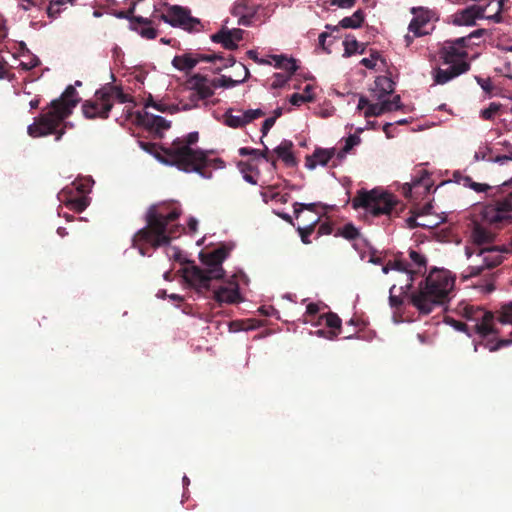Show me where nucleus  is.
Listing matches in <instances>:
<instances>
[{
	"mask_svg": "<svg viewBox=\"0 0 512 512\" xmlns=\"http://www.w3.org/2000/svg\"><path fill=\"white\" fill-rule=\"evenodd\" d=\"M401 108V100L399 95H395L392 100L386 99L382 103H370L365 96H360L357 109L364 110V117L380 116L385 112L397 110Z\"/></svg>",
	"mask_w": 512,
	"mask_h": 512,
	"instance_id": "17",
	"label": "nucleus"
},
{
	"mask_svg": "<svg viewBox=\"0 0 512 512\" xmlns=\"http://www.w3.org/2000/svg\"><path fill=\"white\" fill-rule=\"evenodd\" d=\"M230 250L221 246L211 252L200 253V260L203 268L192 265L183 271L185 280L197 290H208L212 280H219L224 277L225 271L222 263L228 257Z\"/></svg>",
	"mask_w": 512,
	"mask_h": 512,
	"instance_id": "5",
	"label": "nucleus"
},
{
	"mask_svg": "<svg viewBox=\"0 0 512 512\" xmlns=\"http://www.w3.org/2000/svg\"><path fill=\"white\" fill-rule=\"evenodd\" d=\"M186 88L190 92L189 103H183L182 109L188 111L198 107L199 101L205 100L214 94L213 80L201 74H193L186 80Z\"/></svg>",
	"mask_w": 512,
	"mask_h": 512,
	"instance_id": "10",
	"label": "nucleus"
},
{
	"mask_svg": "<svg viewBox=\"0 0 512 512\" xmlns=\"http://www.w3.org/2000/svg\"><path fill=\"white\" fill-rule=\"evenodd\" d=\"M411 13L413 18L408 26V30L409 33H412V36L410 34L405 36L407 45H410L415 37L426 35L428 33L425 30L426 25L438 19L437 13L434 10L425 7H413Z\"/></svg>",
	"mask_w": 512,
	"mask_h": 512,
	"instance_id": "13",
	"label": "nucleus"
},
{
	"mask_svg": "<svg viewBox=\"0 0 512 512\" xmlns=\"http://www.w3.org/2000/svg\"><path fill=\"white\" fill-rule=\"evenodd\" d=\"M99 97H106L108 102L113 104L114 100H117L120 104H128L132 102L131 97L125 94L122 89L118 86L106 85L98 90Z\"/></svg>",
	"mask_w": 512,
	"mask_h": 512,
	"instance_id": "28",
	"label": "nucleus"
},
{
	"mask_svg": "<svg viewBox=\"0 0 512 512\" xmlns=\"http://www.w3.org/2000/svg\"><path fill=\"white\" fill-rule=\"evenodd\" d=\"M446 69H435L433 72V79L436 84L443 85L457 76L466 73L470 69V64L467 61H462L457 64H449Z\"/></svg>",
	"mask_w": 512,
	"mask_h": 512,
	"instance_id": "22",
	"label": "nucleus"
},
{
	"mask_svg": "<svg viewBox=\"0 0 512 512\" xmlns=\"http://www.w3.org/2000/svg\"><path fill=\"white\" fill-rule=\"evenodd\" d=\"M79 100L75 88L71 85L68 86L58 99L50 103L49 110L28 126V134L37 138L56 133V141H59L64 134V130L58 131L57 128L72 114Z\"/></svg>",
	"mask_w": 512,
	"mask_h": 512,
	"instance_id": "3",
	"label": "nucleus"
},
{
	"mask_svg": "<svg viewBox=\"0 0 512 512\" xmlns=\"http://www.w3.org/2000/svg\"><path fill=\"white\" fill-rule=\"evenodd\" d=\"M493 239V234L487 230L486 228L475 225L471 232V240L473 244L480 246L486 243L491 242Z\"/></svg>",
	"mask_w": 512,
	"mask_h": 512,
	"instance_id": "37",
	"label": "nucleus"
},
{
	"mask_svg": "<svg viewBox=\"0 0 512 512\" xmlns=\"http://www.w3.org/2000/svg\"><path fill=\"white\" fill-rule=\"evenodd\" d=\"M214 298L221 304H235L242 301L239 284L236 282L235 276H232L223 285L214 290Z\"/></svg>",
	"mask_w": 512,
	"mask_h": 512,
	"instance_id": "19",
	"label": "nucleus"
},
{
	"mask_svg": "<svg viewBox=\"0 0 512 512\" xmlns=\"http://www.w3.org/2000/svg\"><path fill=\"white\" fill-rule=\"evenodd\" d=\"M240 68L243 71V77L241 79H232L229 76L222 75L218 79L213 80L215 88L221 87V88L229 89V88L236 87L237 85L245 82L248 79L250 72H249L248 68L243 64H240Z\"/></svg>",
	"mask_w": 512,
	"mask_h": 512,
	"instance_id": "31",
	"label": "nucleus"
},
{
	"mask_svg": "<svg viewBox=\"0 0 512 512\" xmlns=\"http://www.w3.org/2000/svg\"><path fill=\"white\" fill-rule=\"evenodd\" d=\"M396 204L395 196L382 189L361 190L352 200L353 208H362L371 216L389 215Z\"/></svg>",
	"mask_w": 512,
	"mask_h": 512,
	"instance_id": "6",
	"label": "nucleus"
},
{
	"mask_svg": "<svg viewBox=\"0 0 512 512\" xmlns=\"http://www.w3.org/2000/svg\"><path fill=\"white\" fill-rule=\"evenodd\" d=\"M469 44L467 38H457L445 41L441 49V55L446 64H457L466 61Z\"/></svg>",
	"mask_w": 512,
	"mask_h": 512,
	"instance_id": "16",
	"label": "nucleus"
},
{
	"mask_svg": "<svg viewBox=\"0 0 512 512\" xmlns=\"http://www.w3.org/2000/svg\"><path fill=\"white\" fill-rule=\"evenodd\" d=\"M356 0H331V5L337 6L342 9L351 8L355 4Z\"/></svg>",
	"mask_w": 512,
	"mask_h": 512,
	"instance_id": "55",
	"label": "nucleus"
},
{
	"mask_svg": "<svg viewBox=\"0 0 512 512\" xmlns=\"http://www.w3.org/2000/svg\"><path fill=\"white\" fill-rule=\"evenodd\" d=\"M320 220L319 214H314V216L311 218L310 223L304 224L302 226H298L297 231L299 233V236L301 237V240L304 244H309L311 241L309 239L310 235L313 233L314 228L316 224Z\"/></svg>",
	"mask_w": 512,
	"mask_h": 512,
	"instance_id": "39",
	"label": "nucleus"
},
{
	"mask_svg": "<svg viewBox=\"0 0 512 512\" xmlns=\"http://www.w3.org/2000/svg\"><path fill=\"white\" fill-rule=\"evenodd\" d=\"M247 56L252 59L254 62L260 64V65H265V64H272V62L267 59V56L266 57H259L258 56V52L255 51V50H249L247 51Z\"/></svg>",
	"mask_w": 512,
	"mask_h": 512,
	"instance_id": "51",
	"label": "nucleus"
},
{
	"mask_svg": "<svg viewBox=\"0 0 512 512\" xmlns=\"http://www.w3.org/2000/svg\"><path fill=\"white\" fill-rule=\"evenodd\" d=\"M313 94H301V93H294L290 97V103L292 105L300 106L304 103L311 102L313 100Z\"/></svg>",
	"mask_w": 512,
	"mask_h": 512,
	"instance_id": "46",
	"label": "nucleus"
},
{
	"mask_svg": "<svg viewBox=\"0 0 512 512\" xmlns=\"http://www.w3.org/2000/svg\"><path fill=\"white\" fill-rule=\"evenodd\" d=\"M293 74H290L287 71L283 73H276L273 76V81L271 83L272 88H281L283 87L291 78Z\"/></svg>",
	"mask_w": 512,
	"mask_h": 512,
	"instance_id": "43",
	"label": "nucleus"
},
{
	"mask_svg": "<svg viewBox=\"0 0 512 512\" xmlns=\"http://www.w3.org/2000/svg\"><path fill=\"white\" fill-rule=\"evenodd\" d=\"M510 160H512V152H510L509 155L497 156L493 161L495 163L504 164Z\"/></svg>",
	"mask_w": 512,
	"mask_h": 512,
	"instance_id": "64",
	"label": "nucleus"
},
{
	"mask_svg": "<svg viewBox=\"0 0 512 512\" xmlns=\"http://www.w3.org/2000/svg\"><path fill=\"white\" fill-rule=\"evenodd\" d=\"M409 258L411 260V264L402 260H396L395 262L382 267V272L384 274H388L390 271L399 272L400 276L403 277V285H401L402 289H410L414 280V275L424 271L427 265L426 257L416 250H409Z\"/></svg>",
	"mask_w": 512,
	"mask_h": 512,
	"instance_id": "9",
	"label": "nucleus"
},
{
	"mask_svg": "<svg viewBox=\"0 0 512 512\" xmlns=\"http://www.w3.org/2000/svg\"><path fill=\"white\" fill-rule=\"evenodd\" d=\"M503 250L499 247L472 248L465 247L467 259H471V265L467 268L465 277H474L479 275L485 269H491L503 262Z\"/></svg>",
	"mask_w": 512,
	"mask_h": 512,
	"instance_id": "8",
	"label": "nucleus"
},
{
	"mask_svg": "<svg viewBox=\"0 0 512 512\" xmlns=\"http://www.w3.org/2000/svg\"><path fill=\"white\" fill-rule=\"evenodd\" d=\"M337 161L336 148H316L314 152L305 159V167L314 170L318 166H326L329 162Z\"/></svg>",
	"mask_w": 512,
	"mask_h": 512,
	"instance_id": "20",
	"label": "nucleus"
},
{
	"mask_svg": "<svg viewBox=\"0 0 512 512\" xmlns=\"http://www.w3.org/2000/svg\"><path fill=\"white\" fill-rule=\"evenodd\" d=\"M454 284L455 279L448 270L435 268L411 294V303L419 313L429 314L435 307L444 303Z\"/></svg>",
	"mask_w": 512,
	"mask_h": 512,
	"instance_id": "4",
	"label": "nucleus"
},
{
	"mask_svg": "<svg viewBox=\"0 0 512 512\" xmlns=\"http://www.w3.org/2000/svg\"><path fill=\"white\" fill-rule=\"evenodd\" d=\"M75 0H52L47 8V14L51 18H56L67 4L74 5Z\"/></svg>",
	"mask_w": 512,
	"mask_h": 512,
	"instance_id": "41",
	"label": "nucleus"
},
{
	"mask_svg": "<svg viewBox=\"0 0 512 512\" xmlns=\"http://www.w3.org/2000/svg\"><path fill=\"white\" fill-rule=\"evenodd\" d=\"M267 59H269L275 68L282 69L284 71L293 74L297 70V65L295 59L291 57H287L285 55H267Z\"/></svg>",
	"mask_w": 512,
	"mask_h": 512,
	"instance_id": "30",
	"label": "nucleus"
},
{
	"mask_svg": "<svg viewBox=\"0 0 512 512\" xmlns=\"http://www.w3.org/2000/svg\"><path fill=\"white\" fill-rule=\"evenodd\" d=\"M139 119L143 126L159 136H162L163 133L170 128V121L150 112H145L143 115L139 116Z\"/></svg>",
	"mask_w": 512,
	"mask_h": 512,
	"instance_id": "24",
	"label": "nucleus"
},
{
	"mask_svg": "<svg viewBox=\"0 0 512 512\" xmlns=\"http://www.w3.org/2000/svg\"><path fill=\"white\" fill-rule=\"evenodd\" d=\"M361 64L368 69H373L376 66V58L371 56L369 58H363Z\"/></svg>",
	"mask_w": 512,
	"mask_h": 512,
	"instance_id": "60",
	"label": "nucleus"
},
{
	"mask_svg": "<svg viewBox=\"0 0 512 512\" xmlns=\"http://www.w3.org/2000/svg\"><path fill=\"white\" fill-rule=\"evenodd\" d=\"M232 13L239 18L240 25L249 26L256 14V5L250 3L249 0H237L233 5Z\"/></svg>",
	"mask_w": 512,
	"mask_h": 512,
	"instance_id": "25",
	"label": "nucleus"
},
{
	"mask_svg": "<svg viewBox=\"0 0 512 512\" xmlns=\"http://www.w3.org/2000/svg\"><path fill=\"white\" fill-rule=\"evenodd\" d=\"M182 104H183L182 102H180L179 104H168L162 100L155 101L150 97L147 100L145 107L146 108L153 107L159 112L174 114L179 111H184L182 109Z\"/></svg>",
	"mask_w": 512,
	"mask_h": 512,
	"instance_id": "34",
	"label": "nucleus"
},
{
	"mask_svg": "<svg viewBox=\"0 0 512 512\" xmlns=\"http://www.w3.org/2000/svg\"><path fill=\"white\" fill-rule=\"evenodd\" d=\"M197 59H199V62L203 61V62L214 63L216 61H220L221 65L218 67V69L231 67L235 64V59L232 56H229L228 58H224L222 55L217 54V53L203 54V55H200L199 57H197Z\"/></svg>",
	"mask_w": 512,
	"mask_h": 512,
	"instance_id": "38",
	"label": "nucleus"
},
{
	"mask_svg": "<svg viewBox=\"0 0 512 512\" xmlns=\"http://www.w3.org/2000/svg\"><path fill=\"white\" fill-rule=\"evenodd\" d=\"M198 63L199 59L189 54L175 56L172 60L173 67L180 71L191 70Z\"/></svg>",
	"mask_w": 512,
	"mask_h": 512,
	"instance_id": "36",
	"label": "nucleus"
},
{
	"mask_svg": "<svg viewBox=\"0 0 512 512\" xmlns=\"http://www.w3.org/2000/svg\"><path fill=\"white\" fill-rule=\"evenodd\" d=\"M370 92L375 103H382L394 92V82L387 76H378Z\"/></svg>",
	"mask_w": 512,
	"mask_h": 512,
	"instance_id": "23",
	"label": "nucleus"
},
{
	"mask_svg": "<svg viewBox=\"0 0 512 512\" xmlns=\"http://www.w3.org/2000/svg\"><path fill=\"white\" fill-rule=\"evenodd\" d=\"M500 321L504 324L512 325V302L505 304L501 307ZM512 336V331H511Z\"/></svg>",
	"mask_w": 512,
	"mask_h": 512,
	"instance_id": "44",
	"label": "nucleus"
},
{
	"mask_svg": "<svg viewBox=\"0 0 512 512\" xmlns=\"http://www.w3.org/2000/svg\"><path fill=\"white\" fill-rule=\"evenodd\" d=\"M464 317L469 325V330L474 331L479 337L486 339L496 333L494 316L491 312L481 307L467 306L464 309Z\"/></svg>",
	"mask_w": 512,
	"mask_h": 512,
	"instance_id": "11",
	"label": "nucleus"
},
{
	"mask_svg": "<svg viewBox=\"0 0 512 512\" xmlns=\"http://www.w3.org/2000/svg\"><path fill=\"white\" fill-rule=\"evenodd\" d=\"M179 215L180 209L175 204L151 206L147 212V226L136 234V239L154 247L169 244L179 232V227L174 224Z\"/></svg>",
	"mask_w": 512,
	"mask_h": 512,
	"instance_id": "2",
	"label": "nucleus"
},
{
	"mask_svg": "<svg viewBox=\"0 0 512 512\" xmlns=\"http://www.w3.org/2000/svg\"><path fill=\"white\" fill-rule=\"evenodd\" d=\"M364 21V14L361 10L355 11L351 16L344 17L340 22L339 26L345 29H356L359 28Z\"/></svg>",
	"mask_w": 512,
	"mask_h": 512,
	"instance_id": "40",
	"label": "nucleus"
},
{
	"mask_svg": "<svg viewBox=\"0 0 512 512\" xmlns=\"http://www.w3.org/2000/svg\"><path fill=\"white\" fill-rule=\"evenodd\" d=\"M503 2L489 1L487 5H472L449 17V23L455 26H473L479 19H487L495 23L501 22Z\"/></svg>",
	"mask_w": 512,
	"mask_h": 512,
	"instance_id": "7",
	"label": "nucleus"
},
{
	"mask_svg": "<svg viewBox=\"0 0 512 512\" xmlns=\"http://www.w3.org/2000/svg\"><path fill=\"white\" fill-rule=\"evenodd\" d=\"M36 0H21L19 3V7H21L24 11L30 10L33 6H36Z\"/></svg>",
	"mask_w": 512,
	"mask_h": 512,
	"instance_id": "61",
	"label": "nucleus"
},
{
	"mask_svg": "<svg viewBox=\"0 0 512 512\" xmlns=\"http://www.w3.org/2000/svg\"><path fill=\"white\" fill-rule=\"evenodd\" d=\"M329 33L328 32H322L320 35H319V45L322 47V49H324L325 51H327L328 53L330 52V50L325 46V42H326V39L329 37Z\"/></svg>",
	"mask_w": 512,
	"mask_h": 512,
	"instance_id": "62",
	"label": "nucleus"
},
{
	"mask_svg": "<svg viewBox=\"0 0 512 512\" xmlns=\"http://www.w3.org/2000/svg\"><path fill=\"white\" fill-rule=\"evenodd\" d=\"M199 139L198 132H191L184 137L175 139L170 146L162 149L157 159L166 165L176 166L186 173H198L202 177H208L202 169L212 165L208 152L196 149L194 146Z\"/></svg>",
	"mask_w": 512,
	"mask_h": 512,
	"instance_id": "1",
	"label": "nucleus"
},
{
	"mask_svg": "<svg viewBox=\"0 0 512 512\" xmlns=\"http://www.w3.org/2000/svg\"><path fill=\"white\" fill-rule=\"evenodd\" d=\"M457 182L462 184L464 187H469L471 186V184L473 183V180L469 177V176H459V178L457 179Z\"/></svg>",
	"mask_w": 512,
	"mask_h": 512,
	"instance_id": "63",
	"label": "nucleus"
},
{
	"mask_svg": "<svg viewBox=\"0 0 512 512\" xmlns=\"http://www.w3.org/2000/svg\"><path fill=\"white\" fill-rule=\"evenodd\" d=\"M510 344H512V339H501L498 340L496 343H494L492 340H488L483 345L486 349L493 352L500 349L501 347L508 346Z\"/></svg>",
	"mask_w": 512,
	"mask_h": 512,
	"instance_id": "47",
	"label": "nucleus"
},
{
	"mask_svg": "<svg viewBox=\"0 0 512 512\" xmlns=\"http://www.w3.org/2000/svg\"><path fill=\"white\" fill-rule=\"evenodd\" d=\"M500 109V104L492 102L485 109H482L480 115L485 120H492Z\"/></svg>",
	"mask_w": 512,
	"mask_h": 512,
	"instance_id": "45",
	"label": "nucleus"
},
{
	"mask_svg": "<svg viewBox=\"0 0 512 512\" xmlns=\"http://www.w3.org/2000/svg\"><path fill=\"white\" fill-rule=\"evenodd\" d=\"M292 148L293 143L290 140L284 139L274 149L277 157L281 159L287 166H294L296 164L295 157L292 153Z\"/></svg>",
	"mask_w": 512,
	"mask_h": 512,
	"instance_id": "29",
	"label": "nucleus"
},
{
	"mask_svg": "<svg viewBox=\"0 0 512 512\" xmlns=\"http://www.w3.org/2000/svg\"><path fill=\"white\" fill-rule=\"evenodd\" d=\"M477 83L480 85V87L486 92V93H490L492 91V82L490 80V78H481V77H476L475 78Z\"/></svg>",
	"mask_w": 512,
	"mask_h": 512,
	"instance_id": "54",
	"label": "nucleus"
},
{
	"mask_svg": "<svg viewBox=\"0 0 512 512\" xmlns=\"http://www.w3.org/2000/svg\"><path fill=\"white\" fill-rule=\"evenodd\" d=\"M276 117H269L265 119V121L262 124L261 132L262 136H266L269 132V130L273 127L275 124Z\"/></svg>",
	"mask_w": 512,
	"mask_h": 512,
	"instance_id": "56",
	"label": "nucleus"
},
{
	"mask_svg": "<svg viewBox=\"0 0 512 512\" xmlns=\"http://www.w3.org/2000/svg\"><path fill=\"white\" fill-rule=\"evenodd\" d=\"M430 188V177L427 173H425V176L421 177L420 179L413 180L410 184H406L404 189L406 196L411 197L412 191L415 189L418 193H426L429 191Z\"/></svg>",
	"mask_w": 512,
	"mask_h": 512,
	"instance_id": "35",
	"label": "nucleus"
},
{
	"mask_svg": "<svg viewBox=\"0 0 512 512\" xmlns=\"http://www.w3.org/2000/svg\"><path fill=\"white\" fill-rule=\"evenodd\" d=\"M161 20L173 27H180L188 31L194 30L199 25V20L193 18L189 10L180 6L169 8L167 13L161 15Z\"/></svg>",
	"mask_w": 512,
	"mask_h": 512,
	"instance_id": "15",
	"label": "nucleus"
},
{
	"mask_svg": "<svg viewBox=\"0 0 512 512\" xmlns=\"http://www.w3.org/2000/svg\"><path fill=\"white\" fill-rule=\"evenodd\" d=\"M342 235L347 239H354L358 236V230L353 225H345L342 230Z\"/></svg>",
	"mask_w": 512,
	"mask_h": 512,
	"instance_id": "52",
	"label": "nucleus"
},
{
	"mask_svg": "<svg viewBox=\"0 0 512 512\" xmlns=\"http://www.w3.org/2000/svg\"><path fill=\"white\" fill-rule=\"evenodd\" d=\"M315 207H316V203H308V204H304V203H294L293 205V208H294V214H295V217L297 219H300L303 217V212L304 210H307L310 214H312V217L314 216V214H318L316 211H315Z\"/></svg>",
	"mask_w": 512,
	"mask_h": 512,
	"instance_id": "42",
	"label": "nucleus"
},
{
	"mask_svg": "<svg viewBox=\"0 0 512 512\" xmlns=\"http://www.w3.org/2000/svg\"><path fill=\"white\" fill-rule=\"evenodd\" d=\"M88 191V183L75 181L70 187H65L58 193V200L69 209L82 212L89 205V199L86 196Z\"/></svg>",
	"mask_w": 512,
	"mask_h": 512,
	"instance_id": "12",
	"label": "nucleus"
},
{
	"mask_svg": "<svg viewBox=\"0 0 512 512\" xmlns=\"http://www.w3.org/2000/svg\"><path fill=\"white\" fill-rule=\"evenodd\" d=\"M98 91L94 95V99L86 101L82 105V111L86 118H107L112 108V103L108 102L106 97H99Z\"/></svg>",
	"mask_w": 512,
	"mask_h": 512,
	"instance_id": "18",
	"label": "nucleus"
},
{
	"mask_svg": "<svg viewBox=\"0 0 512 512\" xmlns=\"http://www.w3.org/2000/svg\"><path fill=\"white\" fill-rule=\"evenodd\" d=\"M20 57L22 59L20 60L19 66L24 70H31L39 65L40 60L37 56L30 53V51L27 49L24 42H21L20 44Z\"/></svg>",
	"mask_w": 512,
	"mask_h": 512,
	"instance_id": "33",
	"label": "nucleus"
},
{
	"mask_svg": "<svg viewBox=\"0 0 512 512\" xmlns=\"http://www.w3.org/2000/svg\"><path fill=\"white\" fill-rule=\"evenodd\" d=\"M470 188L477 193H481L486 192L488 189H490V186L484 183H477L473 181Z\"/></svg>",
	"mask_w": 512,
	"mask_h": 512,
	"instance_id": "57",
	"label": "nucleus"
},
{
	"mask_svg": "<svg viewBox=\"0 0 512 512\" xmlns=\"http://www.w3.org/2000/svg\"><path fill=\"white\" fill-rule=\"evenodd\" d=\"M325 323L328 327L332 329H340L341 327V319L338 315L334 313H328L325 315Z\"/></svg>",
	"mask_w": 512,
	"mask_h": 512,
	"instance_id": "48",
	"label": "nucleus"
},
{
	"mask_svg": "<svg viewBox=\"0 0 512 512\" xmlns=\"http://www.w3.org/2000/svg\"><path fill=\"white\" fill-rule=\"evenodd\" d=\"M397 287V284H393L391 287H390V295H389V302H390V305L391 307H399L401 304H402V300L400 299V297L398 296H395L393 294L395 288Z\"/></svg>",
	"mask_w": 512,
	"mask_h": 512,
	"instance_id": "53",
	"label": "nucleus"
},
{
	"mask_svg": "<svg viewBox=\"0 0 512 512\" xmlns=\"http://www.w3.org/2000/svg\"><path fill=\"white\" fill-rule=\"evenodd\" d=\"M418 218H420L419 215L417 217H415V218H410L409 219L410 225L411 226H421V227L433 228V227H435V226H437L439 224V221H430V220L418 221Z\"/></svg>",
	"mask_w": 512,
	"mask_h": 512,
	"instance_id": "49",
	"label": "nucleus"
},
{
	"mask_svg": "<svg viewBox=\"0 0 512 512\" xmlns=\"http://www.w3.org/2000/svg\"><path fill=\"white\" fill-rule=\"evenodd\" d=\"M129 28L139 34L142 38L151 40L157 37V30L152 27L151 21L144 17H132L129 21Z\"/></svg>",
	"mask_w": 512,
	"mask_h": 512,
	"instance_id": "26",
	"label": "nucleus"
},
{
	"mask_svg": "<svg viewBox=\"0 0 512 512\" xmlns=\"http://www.w3.org/2000/svg\"><path fill=\"white\" fill-rule=\"evenodd\" d=\"M265 115V112L260 109L243 110L239 108H228L223 114V123L229 128L239 129L252 123Z\"/></svg>",
	"mask_w": 512,
	"mask_h": 512,
	"instance_id": "14",
	"label": "nucleus"
},
{
	"mask_svg": "<svg viewBox=\"0 0 512 512\" xmlns=\"http://www.w3.org/2000/svg\"><path fill=\"white\" fill-rule=\"evenodd\" d=\"M343 44L345 47L344 56H350L356 51L358 42L355 39L346 38Z\"/></svg>",
	"mask_w": 512,
	"mask_h": 512,
	"instance_id": "50",
	"label": "nucleus"
},
{
	"mask_svg": "<svg viewBox=\"0 0 512 512\" xmlns=\"http://www.w3.org/2000/svg\"><path fill=\"white\" fill-rule=\"evenodd\" d=\"M360 137L356 134L349 135L345 139L344 146L341 149L336 148L337 161H334V166L340 165L346 158L347 154L357 145L360 144Z\"/></svg>",
	"mask_w": 512,
	"mask_h": 512,
	"instance_id": "32",
	"label": "nucleus"
},
{
	"mask_svg": "<svg viewBox=\"0 0 512 512\" xmlns=\"http://www.w3.org/2000/svg\"><path fill=\"white\" fill-rule=\"evenodd\" d=\"M492 221H503L512 218V197H506L503 200L497 201L493 206L488 208Z\"/></svg>",
	"mask_w": 512,
	"mask_h": 512,
	"instance_id": "27",
	"label": "nucleus"
},
{
	"mask_svg": "<svg viewBox=\"0 0 512 512\" xmlns=\"http://www.w3.org/2000/svg\"><path fill=\"white\" fill-rule=\"evenodd\" d=\"M485 33H486L485 29H477V30L472 31L467 36H464L463 38H467V43L469 44V42L472 39H474V38H481Z\"/></svg>",
	"mask_w": 512,
	"mask_h": 512,
	"instance_id": "58",
	"label": "nucleus"
},
{
	"mask_svg": "<svg viewBox=\"0 0 512 512\" xmlns=\"http://www.w3.org/2000/svg\"><path fill=\"white\" fill-rule=\"evenodd\" d=\"M243 34L244 31L239 28H222L219 32L211 35V40L221 44L225 49L235 50L238 47V42L243 39Z\"/></svg>",
	"mask_w": 512,
	"mask_h": 512,
	"instance_id": "21",
	"label": "nucleus"
},
{
	"mask_svg": "<svg viewBox=\"0 0 512 512\" xmlns=\"http://www.w3.org/2000/svg\"><path fill=\"white\" fill-rule=\"evenodd\" d=\"M269 149L265 146L263 151H259L256 155V157L263 158L266 162H270L272 167L275 168V160H271L268 156Z\"/></svg>",
	"mask_w": 512,
	"mask_h": 512,
	"instance_id": "59",
	"label": "nucleus"
}]
</instances>
